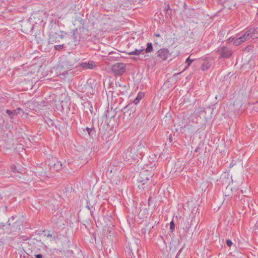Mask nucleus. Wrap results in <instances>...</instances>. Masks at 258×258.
Segmentation results:
<instances>
[{
	"instance_id": "nucleus-33",
	"label": "nucleus",
	"mask_w": 258,
	"mask_h": 258,
	"mask_svg": "<svg viewBox=\"0 0 258 258\" xmlns=\"http://www.w3.org/2000/svg\"><path fill=\"white\" fill-rule=\"evenodd\" d=\"M182 248H180L178 251L177 252V254H176V258H177V257L179 255V254H180V253L182 252Z\"/></svg>"
},
{
	"instance_id": "nucleus-11",
	"label": "nucleus",
	"mask_w": 258,
	"mask_h": 258,
	"mask_svg": "<svg viewBox=\"0 0 258 258\" xmlns=\"http://www.w3.org/2000/svg\"><path fill=\"white\" fill-rule=\"evenodd\" d=\"M62 38L63 36L62 35L59 34L57 33H54L49 35L48 42L50 44H54L59 42Z\"/></svg>"
},
{
	"instance_id": "nucleus-34",
	"label": "nucleus",
	"mask_w": 258,
	"mask_h": 258,
	"mask_svg": "<svg viewBox=\"0 0 258 258\" xmlns=\"http://www.w3.org/2000/svg\"><path fill=\"white\" fill-rule=\"evenodd\" d=\"M12 168V170L13 171V172H18V171H17V170H16V167L15 166H14V167H12V168Z\"/></svg>"
},
{
	"instance_id": "nucleus-16",
	"label": "nucleus",
	"mask_w": 258,
	"mask_h": 258,
	"mask_svg": "<svg viewBox=\"0 0 258 258\" xmlns=\"http://www.w3.org/2000/svg\"><path fill=\"white\" fill-rule=\"evenodd\" d=\"M120 54L118 52L112 51L108 54V59L109 60H117L120 57Z\"/></svg>"
},
{
	"instance_id": "nucleus-14",
	"label": "nucleus",
	"mask_w": 258,
	"mask_h": 258,
	"mask_svg": "<svg viewBox=\"0 0 258 258\" xmlns=\"http://www.w3.org/2000/svg\"><path fill=\"white\" fill-rule=\"evenodd\" d=\"M6 113L11 118H12L15 115L21 113H24V111L21 108H17L16 109L13 110L7 109L6 110Z\"/></svg>"
},
{
	"instance_id": "nucleus-10",
	"label": "nucleus",
	"mask_w": 258,
	"mask_h": 258,
	"mask_svg": "<svg viewBox=\"0 0 258 258\" xmlns=\"http://www.w3.org/2000/svg\"><path fill=\"white\" fill-rule=\"evenodd\" d=\"M241 40L243 42L250 39L251 38H253L252 33L250 30V29H246L244 31L241 32L239 35Z\"/></svg>"
},
{
	"instance_id": "nucleus-30",
	"label": "nucleus",
	"mask_w": 258,
	"mask_h": 258,
	"mask_svg": "<svg viewBox=\"0 0 258 258\" xmlns=\"http://www.w3.org/2000/svg\"><path fill=\"white\" fill-rule=\"evenodd\" d=\"M226 243L229 247H230L232 245V244H233L232 241L231 240H230V239L226 240Z\"/></svg>"
},
{
	"instance_id": "nucleus-25",
	"label": "nucleus",
	"mask_w": 258,
	"mask_h": 258,
	"mask_svg": "<svg viewBox=\"0 0 258 258\" xmlns=\"http://www.w3.org/2000/svg\"><path fill=\"white\" fill-rule=\"evenodd\" d=\"M86 130L90 136H93V135H95V131L94 128H89L87 127Z\"/></svg>"
},
{
	"instance_id": "nucleus-35",
	"label": "nucleus",
	"mask_w": 258,
	"mask_h": 258,
	"mask_svg": "<svg viewBox=\"0 0 258 258\" xmlns=\"http://www.w3.org/2000/svg\"><path fill=\"white\" fill-rule=\"evenodd\" d=\"M169 140L170 143H171L172 142V137L171 134H170L169 136Z\"/></svg>"
},
{
	"instance_id": "nucleus-5",
	"label": "nucleus",
	"mask_w": 258,
	"mask_h": 258,
	"mask_svg": "<svg viewBox=\"0 0 258 258\" xmlns=\"http://www.w3.org/2000/svg\"><path fill=\"white\" fill-rule=\"evenodd\" d=\"M126 66L124 63H116L114 64L111 69L112 72L116 76H121L125 71Z\"/></svg>"
},
{
	"instance_id": "nucleus-28",
	"label": "nucleus",
	"mask_w": 258,
	"mask_h": 258,
	"mask_svg": "<svg viewBox=\"0 0 258 258\" xmlns=\"http://www.w3.org/2000/svg\"><path fill=\"white\" fill-rule=\"evenodd\" d=\"M64 47V44H60V45H55L54 46V48L56 50H60L63 48Z\"/></svg>"
},
{
	"instance_id": "nucleus-42",
	"label": "nucleus",
	"mask_w": 258,
	"mask_h": 258,
	"mask_svg": "<svg viewBox=\"0 0 258 258\" xmlns=\"http://www.w3.org/2000/svg\"><path fill=\"white\" fill-rule=\"evenodd\" d=\"M256 15H258V11H257V13H256Z\"/></svg>"
},
{
	"instance_id": "nucleus-27",
	"label": "nucleus",
	"mask_w": 258,
	"mask_h": 258,
	"mask_svg": "<svg viewBox=\"0 0 258 258\" xmlns=\"http://www.w3.org/2000/svg\"><path fill=\"white\" fill-rule=\"evenodd\" d=\"M119 87L121 88L122 89V94H125V93L127 92V87L125 85H119Z\"/></svg>"
},
{
	"instance_id": "nucleus-29",
	"label": "nucleus",
	"mask_w": 258,
	"mask_h": 258,
	"mask_svg": "<svg viewBox=\"0 0 258 258\" xmlns=\"http://www.w3.org/2000/svg\"><path fill=\"white\" fill-rule=\"evenodd\" d=\"M170 229L172 231L174 230L175 224H174V223L173 221H172L170 222Z\"/></svg>"
},
{
	"instance_id": "nucleus-41",
	"label": "nucleus",
	"mask_w": 258,
	"mask_h": 258,
	"mask_svg": "<svg viewBox=\"0 0 258 258\" xmlns=\"http://www.w3.org/2000/svg\"><path fill=\"white\" fill-rule=\"evenodd\" d=\"M148 56H149L148 55H145L144 56V57H146V56H147V57H148Z\"/></svg>"
},
{
	"instance_id": "nucleus-37",
	"label": "nucleus",
	"mask_w": 258,
	"mask_h": 258,
	"mask_svg": "<svg viewBox=\"0 0 258 258\" xmlns=\"http://www.w3.org/2000/svg\"><path fill=\"white\" fill-rule=\"evenodd\" d=\"M151 201H152V198L149 197V198L148 199V203H149V206L150 205V202Z\"/></svg>"
},
{
	"instance_id": "nucleus-2",
	"label": "nucleus",
	"mask_w": 258,
	"mask_h": 258,
	"mask_svg": "<svg viewBox=\"0 0 258 258\" xmlns=\"http://www.w3.org/2000/svg\"><path fill=\"white\" fill-rule=\"evenodd\" d=\"M153 173L147 170H144L140 172V177L138 179V186L140 189L151 190L155 185V182L152 181Z\"/></svg>"
},
{
	"instance_id": "nucleus-7",
	"label": "nucleus",
	"mask_w": 258,
	"mask_h": 258,
	"mask_svg": "<svg viewBox=\"0 0 258 258\" xmlns=\"http://www.w3.org/2000/svg\"><path fill=\"white\" fill-rule=\"evenodd\" d=\"M218 52L220 55L219 58H230L232 53V51L228 47L225 46H221L219 48Z\"/></svg>"
},
{
	"instance_id": "nucleus-9",
	"label": "nucleus",
	"mask_w": 258,
	"mask_h": 258,
	"mask_svg": "<svg viewBox=\"0 0 258 258\" xmlns=\"http://www.w3.org/2000/svg\"><path fill=\"white\" fill-rule=\"evenodd\" d=\"M144 96H145V95H144V93H143L142 92H139L138 93L137 96L136 97V98L135 99V100L132 102H131V103H128L127 105H126L124 107V108H123V109L124 110H128L131 108H133L132 105L138 104L139 103V102H140V101L143 98Z\"/></svg>"
},
{
	"instance_id": "nucleus-22",
	"label": "nucleus",
	"mask_w": 258,
	"mask_h": 258,
	"mask_svg": "<svg viewBox=\"0 0 258 258\" xmlns=\"http://www.w3.org/2000/svg\"><path fill=\"white\" fill-rule=\"evenodd\" d=\"M250 29L251 31V33H252L253 38H258V27L254 29L253 28Z\"/></svg>"
},
{
	"instance_id": "nucleus-8",
	"label": "nucleus",
	"mask_w": 258,
	"mask_h": 258,
	"mask_svg": "<svg viewBox=\"0 0 258 258\" xmlns=\"http://www.w3.org/2000/svg\"><path fill=\"white\" fill-rule=\"evenodd\" d=\"M52 221L56 226L61 227L64 225L65 219L61 213L57 212L56 214L53 216Z\"/></svg>"
},
{
	"instance_id": "nucleus-21",
	"label": "nucleus",
	"mask_w": 258,
	"mask_h": 258,
	"mask_svg": "<svg viewBox=\"0 0 258 258\" xmlns=\"http://www.w3.org/2000/svg\"><path fill=\"white\" fill-rule=\"evenodd\" d=\"M153 50V45L152 43L149 42L147 44V47L145 49V52L149 53L151 52Z\"/></svg>"
},
{
	"instance_id": "nucleus-17",
	"label": "nucleus",
	"mask_w": 258,
	"mask_h": 258,
	"mask_svg": "<svg viewBox=\"0 0 258 258\" xmlns=\"http://www.w3.org/2000/svg\"><path fill=\"white\" fill-rule=\"evenodd\" d=\"M81 66L86 69H92L95 66L94 62L92 61H89V62H82L81 64Z\"/></svg>"
},
{
	"instance_id": "nucleus-36",
	"label": "nucleus",
	"mask_w": 258,
	"mask_h": 258,
	"mask_svg": "<svg viewBox=\"0 0 258 258\" xmlns=\"http://www.w3.org/2000/svg\"><path fill=\"white\" fill-rule=\"evenodd\" d=\"M234 38H232V37H230L229 39H228V41H234Z\"/></svg>"
},
{
	"instance_id": "nucleus-40",
	"label": "nucleus",
	"mask_w": 258,
	"mask_h": 258,
	"mask_svg": "<svg viewBox=\"0 0 258 258\" xmlns=\"http://www.w3.org/2000/svg\"><path fill=\"white\" fill-rule=\"evenodd\" d=\"M0 199H3V197L2 196V195L0 194Z\"/></svg>"
},
{
	"instance_id": "nucleus-19",
	"label": "nucleus",
	"mask_w": 258,
	"mask_h": 258,
	"mask_svg": "<svg viewBox=\"0 0 258 258\" xmlns=\"http://www.w3.org/2000/svg\"><path fill=\"white\" fill-rule=\"evenodd\" d=\"M112 112L113 113H114V111L111 109L110 110H109V109H107L104 113L103 116L105 117L106 118H112L114 117V114L110 115V112Z\"/></svg>"
},
{
	"instance_id": "nucleus-15",
	"label": "nucleus",
	"mask_w": 258,
	"mask_h": 258,
	"mask_svg": "<svg viewBox=\"0 0 258 258\" xmlns=\"http://www.w3.org/2000/svg\"><path fill=\"white\" fill-rule=\"evenodd\" d=\"M145 53V48L143 46L141 48L135 49L134 50L128 52L129 55H139L140 54H144Z\"/></svg>"
},
{
	"instance_id": "nucleus-31",
	"label": "nucleus",
	"mask_w": 258,
	"mask_h": 258,
	"mask_svg": "<svg viewBox=\"0 0 258 258\" xmlns=\"http://www.w3.org/2000/svg\"><path fill=\"white\" fill-rule=\"evenodd\" d=\"M35 258H43V256L41 254H37L34 255Z\"/></svg>"
},
{
	"instance_id": "nucleus-23",
	"label": "nucleus",
	"mask_w": 258,
	"mask_h": 258,
	"mask_svg": "<svg viewBox=\"0 0 258 258\" xmlns=\"http://www.w3.org/2000/svg\"><path fill=\"white\" fill-rule=\"evenodd\" d=\"M44 235L47 237L52 239V240H54L56 237L55 235L50 233V231L45 232Z\"/></svg>"
},
{
	"instance_id": "nucleus-24",
	"label": "nucleus",
	"mask_w": 258,
	"mask_h": 258,
	"mask_svg": "<svg viewBox=\"0 0 258 258\" xmlns=\"http://www.w3.org/2000/svg\"><path fill=\"white\" fill-rule=\"evenodd\" d=\"M155 36L159 38V40L157 39H155L154 42L155 44H158L159 43L162 42L163 39L162 38L160 34H155Z\"/></svg>"
},
{
	"instance_id": "nucleus-38",
	"label": "nucleus",
	"mask_w": 258,
	"mask_h": 258,
	"mask_svg": "<svg viewBox=\"0 0 258 258\" xmlns=\"http://www.w3.org/2000/svg\"><path fill=\"white\" fill-rule=\"evenodd\" d=\"M200 149V147H198L195 150V152H198Z\"/></svg>"
},
{
	"instance_id": "nucleus-12",
	"label": "nucleus",
	"mask_w": 258,
	"mask_h": 258,
	"mask_svg": "<svg viewBox=\"0 0 258 258\" xmlns=\"http://www.w3.org/2000/svg\"><path fill=\"white\" fill-rule=\"evenodd\" d=\"M157 54L158 56L160 58L164 60H166L170 55L169 50L166 48H162L159 49L157 51Z\"/></svg>"
},
{
	"instance_id": "nucleus-13",
	"label": "nucleus",
	"mask_w": 258,
	"mask_h": 258,
	"mask_svg": "<svg viewBox=\"0 0 258 258\" xmlns=\"http://www.w3.org/2000/svg\"><path fill=\"white\" fill-rule=\"evenodd\" d=\"M78 27L76 28L73 29L71 32V37L74 40L73 42L74 43L75 45H77V44H78L79 42L80 41V35H78Z\"/></svg>"
},
{
	"instance_id": "nucleus-1",
	"label": "nucleus",
	"mask_w": 258,
	"mask_h": 258,
	"mask_svg": "<svg viewBox=\"0 0 258 258\" xmlns=\"http://www.w3.org/2000/svg\"><path fill=\"white\" fill-rule=\"evenodd\" d=\"M146 151L145 144L140 141L136 142L132 147L127 149L124 153L123 156L127 160L131 159L139 160L144 156Z\"/></svg>"
},
{
	"instance_id": "nucleus-3",
	"label": "nucleus",
	"mask_w": 258,
	"mask_h": 258,
	"mask_svg": "<svg viewBox=\"0 0 258 258\" xmlns=\"http://www.w3.org/2000/svg\"><path fill=\"white\" fill-rule=\"evenodd\" d=\"M78 25V28L80 30V41L86 40L90 36L88 30L84 27V20L82 18L78 17L74 20V25Z\"/></svg>"
},
{
	"instance_id": "nucleus-43",
	"label": "nucleus",
	"mask_w": 258,
	"mask_h": 258,
	"mask_svg": "<svg viewBox=\"0 0 258 258\" xmlns=\"http://www.w3.org/2000/svg\"><path fill=\"white\" fill-rule=\"evenodd\" d=\"M135 2H137V0H135Z\"/></svg>"
},
{
	"instance_id": "nucleus-20",
	"label": "nucleus",
	"mask_w": 258,
	"mask_h": 258,
	"mask_svg": "<svg viewBox=\"0 0 258 258\" xmlns=\"http://www.w3.org/2000/svg\"><path fill=\"white\" fill-rule=\"evenodd\" d=\"M194 60L195 59L190 58V56H189L186 59L185 63L186 64V66L185 67L184 70L189 68V67L190 66L191 63L194 61Z\"/></svg>"
},
{
	"instance_id": "nucleus-6",
	"label": "nucleus",
	"mask_w": 258,
	"mask_h": 258,
	"mask_svg": "<svg viewBox=\"0 0 258 258\" xmlns=\"http://www.w3.org/2000/svg\"><path fill=\"white\" fill-rule=\"evenodd\" d=\"M46 163H47L50 170L58 171L62 168V163L57 161L56 158H52L51 159L47 161Z\"/></svg>"
},
{
	"instance_id": "nucleus-18",
	"label": "nucleus",
	"mask_w": 258,
	"mask_h": 258,
	"mask_svg": "<svg viewBox=\"0 0 258 258\" xmlns=\"http://www.w3.org/2000/svg\"><path fill=\"white\" fill-rule=\"evenodd\" d=\"M212 59L206 60L201 66V69L203 71H206L210 69L211 66Z\"/></svg>"
},
{
	"instance_id": "nucleus-32",
	"label": "nucleus",
	"mask_w": 258,
	"mask_h": 258,
	"mask_svg": "<svg viewBox=\"0 0 258 258\" xmlns=\"http://www.w3.org/2000/svg\"><path fill=\"white\" fill-rule=\"evenodd\" d=\"M86 207L90 211L91 213L93 212V211H92L91 210V208H92V206H90L88 202H87V203Z\"/></svg>"
},
{
	"instance_id": "nucleus-4",
	"label": "nucleus",
	"mask_w": 258,
	"mask_h": 258,
	"mask_svg": "<svg viewBox=\"0 0 258 258\" xmlns=\"http://www.w3.org/2000/svg\"><path fill=\"white\" fill-rule=\"evenodd\" d=\"M17 217H12L8 221V225L9 226L11 232H16L21 229L20 226L22 225L21 221L17 220L14 221Z\"/></svg>"
},
{
	"instance_id": "nucleus-26",
	"label": "nucleus",
	"mask_w": 258,
	"mask_h": 258,
	"mask_svg": "<svg viewBox=\"0 0 258 258\" xmlns=\"http://www.w3.org/2000/svg\"><path fill=\"white\" fill-rule=\"evenodd\" d=\"M242 43H243V42L242 41V40H241V38L239 36L238 38L234 39L233 44L234 45L237 46Z\"/></svg>"
},
{
	"instance_id": "nucleus-39",
	"label": "nucleus",
	"mask_w": 258,
	"mask_h": 258,
	"mask_svg": "<svg viewBox=\"0 0 258 258\" xmlns=\"http://www.w3.org/2000/svg\"><path fill=\"white\" fill-rule=\"evenodd\" d=\"M165 9H166L167 11H168V10H169V9H170V7H169V6L168 5L167 6V7H165Z\"/></svg>"
}]
</instances>
